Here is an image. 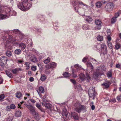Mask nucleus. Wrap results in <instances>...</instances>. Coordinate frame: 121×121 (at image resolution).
I'll return each mask as SVG.
<instances>
[{
    "label": "nucleus",
    "mask_w": 121,
    "mask_h": 121,
    "mask_svg": "<svg viewBox=\"0 0 121 121\" xmlns=\"http://www.w3.org/2000/svg\"><path fill=\"white\" fill-rule=\"evenodd\" d=\"M16 12L11 8H0V19H3L7 18L9 15L16 16Z\"/></svg>",
    "instance_id": "f257e3e1"
},
{
    "label": "nucleus",
    "mask_w": 121,
    "mask_h": 121,
    "mask_svg": "<svg viewBox=\"0 0 121 121\" xmlns=\"http://www.w3.org/2000/svg\"><path fill=\"white\" fill-rule=\"evenodd\" d=\"M13 32L14 34H16L17 36L15 37L14 40H12V43L14 44H17L18 43L17 41L18 40L20 42L24 38V35L18 30H14Z\"/></svg>",
    "instance_id": "f03ea898"
},
{
    "label": "nucleus",
    "mask_w": 121,
    "mask_h": 121,
    "mask_svg": "<svg viewBox=\"0 0 121 121\" xmlns=\"http://www.w3.org/2000/svg\"><path fill=\"white\" fill-rule=\"evenodd\" d=\"M73 108L74 110L78 113H80L81 111L84 110L86 108L85 106L81 105L78 102H76Z\"/></svg>",
    "instance_id": "7ed1b4c3"
},
{
    "label": "nucleus",
    "mask_w": 121,
    "mask_h": 121,
    "mask_svg": "<svg viewBox=\"0 0 121 121\" xmlns=\"http://www.w3.org/2000/svg\"><path fill=\"white\" fill-rule=\"evenodd\" d=\"M70 3L74 7H76L78 4L82 5V7H88V6L82 2L80 0H71Z\"/></svg>",
    "instance_id": "20e7f679"
},
{
    "label": "nucleus",
    "mask_w": 121,
    "mask_h": 121,
    "mask_svg": "<svg viewBox=\"0 0 121 121\" xmlns=\"http://www.w3.org/2000/svg\"><path fill=\"white\" fill-rule=\"evenodd\" d=\"M79 76L80 79L82 81H84L85 80H87L88 82H89V80L91 78L89 74H86V78L85 77L84 75L82 73L80 74Z\"/></svg>",
    "instance_id": "39448f33"
},
{
    "label": "nucleus",
    "mask_w": 121,
    "mask_h": 121,
    "mask_svg": "<svg viewBox=\"0 0 121 121\" xmlns=\"http://www.w3.org/2000/svg\"><path fill=\"white\" fill-rule=\"evenodd\" d=\"M95 23L96 25L95 28V30H98L101 29L102 22L101 20L98 19H96L95 20Z\"/></svg>",
    "instance_id": "423d86ee"
},
{
    "label": "nucleus",
    "mask_w": 121,
    "mask_h": 121,
    "mask_svg": "<svg viewBox=\"0 0 121 121\" xmlns=\"http://www.w3.org/2000/svg\"><path fill=\"white\" fill-rule=\"evenodd\" d=\"M24 105L30 110V113L33 115H34L36 112L35 107L30 104H27L26 103L24 104Z\"/></svg>",
    "instance_id": "0eeeda50"
},
{
    "label": "nucleus",
    "mask_w": 121,
    "mask_h": 121,
    "mask_svg": "<svg viewBox=\"0 0 121 121\" xmlns=\"http://www.w3.org/2000/svg\"><path fill=\"white\" fill-rule=\"evenodd\" d=\"M8 60L7 57L4 56H2L0 59V65L2 66H4Z\"/></svg>",
    "instance_id": "6e6552de"
},
{
    "label": "nucleus",
    "mask_w": 121,
    "mask_h": 121,
    "mask_svg": "<svg viewBox=\"0 0 121 121\" xmlns=\"http://www.w3.org/2000/svg\"><path fill=\"white\" fill-rule=\"evenodd\" d=\"M56 64L55 62H52L49 63L46 65L45 68L47 69L52 68L53 69L56 67Z\"/></svg>",
    "instance_id": "1a4fd4ad"
},
{
    "label": "nucleus",
    "mask_w": 121,
    "mask_h": 121,
    "mask_svg": "<svg viewBox=\"0 0 121 121\" xmlns=\"http://www.w3.org/2000/svg\"><path fill=\"white\" fill-rule=\"evenodd\" d=\"M38 94L40 97H42L43 95L42 94H43L44 92V89L42 86H40L39 88V90L37 91Z\"/></svg>",
    "instance_id": "9d476101"
},
{
    "label": "nucleus",
    "mask_w": 121,
    "mask_h": 121,
    "mask_svg": "<svg viewBox=\"0 0 121 121\" xmlns=\"http://www.w3.org/2000/svg\"><path fill=\"white\" fill-rule=\"evenodd\" d=\"M100 74L99 70L98 69H97L93 73V77L95 79H97L98 78L99 75Z\"/></svg>",
    "instance_id": "9b49d317"
},
{
    "label": "nucleus",
    "mask_w": 121,
    "mask_h": 121,
    "mask_svg": "<svg viewBox=\"0 0 121 121\" xmlns=\"http://www.w3.org/2000/svg\"><path fill=\"white\" fill-rule=\"evenodd\" d=\"M107 49L106 46L103 43L101 44L100 50L102 52L104 53H106Z\"/></svg>",
    "instance_id": "f8f14e48"
},
{
    "label": "nucleus",
    "mask_w": 121,
    "mask_h": 121,
    "mask_svg": "<svg viewBox=\"0 0 121 121\" xmlns=\"http://www.w3.org/2000/svg\"><path fill=\"white\" fill-rule=\"evenodd\" d=\"M30 60L32 62L34 63H36L38 61V60L36 56L34 55H32L31 56Z\"/></svg>",
    "instance_id": "ddd939ff"
},
{
    "label": "nucleus",
    "mask_w": 121,
    "mask_h": 121,
    "mask_svg": "<svg viewBox=\"0 0 121 121\" xmlns=\"http://www.w3.org/2000/svg\"><path fill=\"white\" fill-rule=\"evenodd\" d=\"M71 68H72V77L74 78H75L77 77V71H75L73 69V66H71Z\"/></svg>",
    "instance_id": "4468645a"
},
{
    "label": "nucleus",
    "mask_w": 121,
    "mask_h": 121,
    "mask_svg": "<svg viewBox=\"0 0 121 121\" xmlns=\"http://www.w3.org/2000/svg\"><path fill=\"white\" fill-rule=\"evenodd\" d=\"M71 114L72 116L75 120H78L79 117L77 113L74 112H71Z\"/></svg>",
    "instance_id": "2eb2a0df"
},
{
    "label": "nucleus",
    "mask_w": 121,
    "mask_h": 121,
    "mask_svg": "<svg viewBox=\"0 0 121 121\" xmlns=\"http://www.w3.org/2000/svg\"><path fill=\"white\" fill-rule=\"evenodd\" d=\"M74 67L76 69L75 71L77 72L78 73H79L78 72V71L82 69V68L81 66L78 64L74 65Z\"/></svg>",
    "instance_id": "dca6fc26"
},
{
    "label": "nucleus",
    "mask_w": 121,
    "mask_h": 121,
    "mask_svg": "<svg viewBox=\"0 0 121 121\" xmlns=\"http://www.w3.org/2000/svg\"><path fill=\"white\" fill-rule=\"evenodd\" d=\"M22 70V69L19 68H16L15 69H13L12 71L11 70H10V71H12L13 73L14 74H17L19 71Z\"/></svg>",
    "instance_id": "f3484780"
},
{
    "label": "nucleus",
    "mask_w": 121,
    "mask_h": 121,
    "mask_svg": "<svg viewBox=\"0 0 121 121\" xmlns=\"http://www.w3.org/2000/svg\"><path fill=\"white\" fill-rule=\"evenodd\" d=\"M83 17L85 18L86 21L88 22H91L92 20V18L89 16H83Z\"/></svg>",
    "instance_id": "a211bd4d"
},
{
    "label": "nucleus",
    "mask_w": 121,
    "mask_h": 121,
    "mask_svg": "<svg viewBox=\"0 0 121 121\" xmlns=\"http://www.w3.org/2000/svg\"><path fill=\"white\" fill-rule=\"evenodd\" d=\"M34 118L37 121H39L40 118V116L37 112L35 113Z\"/></svg>",
    "instance_id": "6ab92c4d"
},
{
    "label": "nucleus",
    "mask_w": 121,
    "mask_h": 121,
    "mask_svg": "<svg viewBox=\"0 0 121 121\" xmlns=\"http://www.w3.org/2000/svg\"><path fill=\"white\" fill-rule=\"evenodd\" d=\"M22 93L19 91L17 92L16 94V96L18 98H19L22 97Z\"/></svg>",
    "instance_id": "aec40b11"
},
{
    "label": "nucleus",
    "mask_w": 121,
    "mask_h": 121,
    "mask_svg": "<svg viewBox=\"0 0 121 121\" xmlns=\"http://www.w3.org/2000/svg\"><path fill=\"white\" fill-rule=\"evenodd\" d=\"M19 47L21 48L22 50H23L25 48L26 46L25 44L23 43H22L19 45Z\"/></svg>",
    "instance_id": "412c9836"
},
{
    "label": "nucleus",
    "mask_w": 121,
    "mask_h": 121,
    "mask_svg": "<svg viewBox=\"0 0 121 121\" xmlns=\"http://www.w3.org/2000/svg\"><path fill=\"white\" fill-rule=\"evenodd\" d=\"M89 27L87 24L84 25L82 26V28L84 30H86L89 29Z\"/></svg>",
    "instance_id": "4be33fe9"
},
{
    "label": "nucleus",
    "mask_w": 121,
    "mask_h": 121,
    "mask_svg": "<svg viewBox=\"0 0 121 121\" xmlns=\"http://www.w3.org/2000/svg\"><path fill=\"white\" fill-rule=\"evenodd\" d=\"M6 73L7 75L9 78H12L13 77L12 73L9 71H6Z\"/></svg>",
    "instance_id": "5701e85b"
},
{
    "label": "nucleus",
    "mask_w": 121,
    "mask_h": 121,
    "mask_svg": "<svg viewBox=\"0 0 121 121\" xmlns=\"http://www.w3.org/2000/svg\"><path fill=\"white\" fill-rule=\"evenodd\" d=\"M46 79V76L44 74L42 75L41 77L40 80L41 81H43L45 80Z\"/></svg>",
    "instance_id": "b1692460"
},
{
    "label": "nucleus",
    "mask_w": 121,
    "mask_h": 121,
    "mask_svg": "<svg viewBox=\"0 0 121 121\" xmlns=\"http://www.w3.org/2000/svg\"><path fill=\"white\" fill-rule=\"evenodd\" d=\"M17 5L18 8H24L23 4L22 3L18 2H17Z\"/></svg>",
    "instance_id": "393cba45"
},
{
    "label": "nucleus",
    "mask_w": 121,
    "mask_h": 121,
    "mask_svg": "<svg viewBox=\"0 0 121 121\" xmlns=\"http://www.w3.org/2000/svg\"><path fill=\"white\" fill-rule=\"evenodd\" d=\"M63 75L65 77L67 78L70 75V74L68 72H66L64 73Z\"/></svg>",
    "instance_id": "a878e982"
},
{
    "label": "nucleus",
    "mask_w": 121,
    "mask_h": 121,
    "mask_svg": "<svg viewBox=\"0 0 121 121\" xmlns=\"http://www.w3.org/2000/svg\"><path fill=\"white\" fill-rule=\"evenodd\" d=\"M97 39L98 41H102L103 40V36L99 35L97 36Z\"/></svg>",
    "instance_id": "bb28decb"
},
{
    "label": "nucleus",
    "mask_w": 121,
    "mask_h": 121,
    "mask_svg": "<svg viewBox=\"0 0 121 121\" xmlns=\"http://www.w3.org/2000/svg\"><path fill=\"white\" fill-rule=\"evenodd\" d=\"M21 112L20 111H19L16 112L15 115L17 117H20L21 115Z\"/></svg>",
    "instance_id": "cd10ccee"
},
{
    "label": "nucleus",
    "mask_w": 121,
    "mask_h": 121,
    "mask_svg": "<svg viewBox=\"0 0 121 121\" xmlns=\"http://www.w3.org/2000/svg\"><path fill=\"white\" fill-rule=\"evenodd\" d=\"M97 8H99L102 5L100 1L97 2L95 4Z\"/></svg>",
    "instance_id": "c85d7f7f"
},
{
    "label": "nucleus",
    "mask_w": 121,
    "mask_h": 121,
    "mask_svg": "<svg viewBox=\"0 0 121 121\" xmlns=\"http://www.w3.org/2000/svg\"><path fill=\"white\" fill-rule=\"evenodd\" d=\"M45 107L47 108H49L51 107L52 105L51 104L49 103H47L44 104Z\"/></svg>",
    "instance_id": "c756f323"
},
{
    "label": "nucleus",
    "mask_w": 121,
    "mask_h": 121,
    "mask_svg": "<svg viewBox=\"0 0 121 121\" xmlns=\"http://www.w3.org/2000/svg\"><path fill=\"white\" fill-rule=\"evenodd\" d=\"M107 42L109 48L110 49H112V47L111 43L109 41H107Z\"/></svg>",
    "instance_id": "7c9ffc66"
},
{
    "label": "nucleus",
    "mask_w": 121,
    "mask_h": 121,
    "mask_svg": "<svg viewBox=\"0 0 121 121\" xmlns=\"http://www.w3.org/2000/svg\"><path fill=\"white\" fill-rule=\"evenodd\" d=\"M101 85L104 88H108L109 86V85L106 83H104Z\"/></svg>",
    "instance_id": "2f4dec72"
},
{
    "label": "nucleus",
    "mask_w": 121,
    "mask_h": 121,
    "mask_svg": "<svg viewBox=\"0 0 121 121\" xmlns=\"http://www.w3.org/2000/svg\"><path fill=\"white\" fill-rule=\"evenodd\" d=\"M15 53L17 54H19L21 52V51L19 49H16L15 51Z\"/></svg>",
    "instance_id": "473e14b6"
},
{
    "label": "nucleus",
    "mask_w": 121,
    "mask_h": 121,
    "mask_svg": "<svg viewBox=\"0 0 121 121\" xmlns=\"http://www.w3.org/2000/svg\"><path fill=\"white\" fill-rule=\"evenodd\" d=\"M107 7L110 8H112L114 7L113 3L112 2H110L108 3L107 4Z\"/></svg>",
    "instance_id": "72a5a7b5"
},
{
    "label": "nucleus",
    "mask_w": 121,
    "mask_h": 121,
    "mask_svg": "<svg viewBox=\"0 0 121 121\" xmlns=\"http://www.w3.org/2000/svg\"><path fill=\"white\" fill-rule=\"evenodd\" d=\"M6 54L7 56L8 57H10L11 56L12 53L10 51H8L6 52Z\"/></svg>",
    "instance_id": "f704fd0d"
},
{
    "label": "nucleus",
    "mask_w": 121,
    "mask_h": 121,
    "mask_svg": "<svg viewBox=\"0 0 121 121\" xmlns=\"http://www.w3.org/2000/svg\"><path fill=\"white\" fill-rule=\"evenodd\" d=\"M50 61V59L49 57H48L47 59L45 60L44 61V62L45 64H47Z\"/></svg>",
    "instance_id": "c9c22d12"
},
{
    "label": "nucleus",
    "mask_w": 121,
    "mask_h": 121,
    "mask_svg": "<svg viewBox=\"0 0 121 121\" xmlns=\"http://www.w3.org/2000/svg\"><path fill=\"white\" fill-rule=\"evenodd\" d=\"M120 44L118 43H117L115 45V48L116 49H117L120 48Z\"/></svg>",
    "instance_id": "e433bc0d"
},
{
    "label": "nucleus",
    "mask_w": 121,
    "mask_h": 121,
    "mask_svg": "<svg viewBox=\"0 0 121 121\" xmlns=\"http://www.w3.org/2000/svg\"><path fill=\"white\" fill-rule=\"evenodd\" d=\"M92 91L93 92L92 93H90V92H89V94L90 97H92V96L94 97L95 96V94L93 90H92Z\"/></svg>",
    "instance_id": "4c0bfd02"
},
{
    "label": "nucleus",
    "mask_w": 121,
    "mask_h": 121,
    "mask_svg": "<svg viewBox=\"0 0 121 121\" xmlns=\"http://www.w3.org/2000/svg\"><path fill=\"white\" fill-rule=\"evenodd\" d=\"M116 18L114 17L112 19L111 22L112 23H113L116 22Z\"/></svg>",
    "instance_id": "58836bf2"
},
{
    "label": "nucleus",
    "mask_w": 121,
    "mask_h": 121,
    "mask_svg": "<svg viewBox=\"0 0 121 121\" xmlns=\"http://www.w3.org/2000/svg\"><path fill=\"white\" fill-rule=\"evenodd\" d=\"M21 10L23 11H26L29 9L30 8H19Z\"/></svg>",
    "instance_id": "ea45409f"
},
{
    "label": "nucleus",
    "mask_w": 121,
    "mask_h": 121,
    "mask_svg": "<svg viewBox=\"0 0 121 121\" xmlns=\"http://www.w3.org/2000/svg\"><path fill=\"white\" fill-rule=\"evenodd\" d=\"M107 76L109 78H110L112 76V72L110 71H108L107 73Z\"/></svg>",
    "instance_id": "a19ab883"
},
{
    "label": "nucleus",
    "mask_w": 121,
    "mask_h": 121,
    "mask_svg": "<svg viewBox=\"0 0 121 121\" xmlns=\"http://www.w3.org/2000/svg\"><path fill=\"white\" fill-rule=\"evenodd\" d=\"M5 97L4 94H2L0 95V100H3Z\"/></svg>",
    "instance_id": "79ce46f5"
},
{
    "label": "nucleus",
    "mask_w": 121,
    "mask_h": 121,
    "mask_svg": "<svg viewBox=\"0 0 121 121\" xmlns=\"http://www.w3.org/2000/svg\"><path fill=\"white\" fill-rule=\"evenodd\" d=\"M10 108L12 109H15L16 108L15 105L13 104H11L10 106Z\"/></svg>",
    "instance_id": "37998d69"
},
{
    "label": "nucleus",
    "mask_w": 121,
    "mask_h": 121,
    "mask_svg": "<svg viewBox=\"0 0 121 121\" xmlns=\"http://www.w3.org/2000/svg\"><path fill=\"white\" fill-rule=\"evenodd\" d=\"M105 10L107 12H110L112 10V8H106Z\"/></svg>",
    "instance_id": "c03bdc74"
},
{
    "label": "nucleus",
    "mask_w": 121,
    "mask_h": 121,
    "mask_svg": "<svg viewBox=\"0 0 121 121\" xmlns=\"http://www.w3.org/2000/svg\"><path fill=\"white\" fill-rule=\"evenodd\" d=\"M25 64L26 66V69H28L30 68V67H29L30 63H29L28 62H26L25 63Z\"/></svg>",
    "instance_id": "a18cd8bd"
},
{
    "label": "nucleus",
    "mask_w": 121,
    "mask_h": 121,
    "mask_svg": "<svg viewBox=\"0 0 121 121\" xmlns=\"http://www.w3.org/2000/svg\"><path fill=\"white\" fill-rule=\"evenodd\" d=\"M31 69L34 71H35L36 70V67L35 66H33L31 68Z\"/></svg>",
    "instance_id": "49530a36"
},
{
    "label": "nucleus",
    "mask_w": 121,
    "mask_h": 121,
    "mask_svg": "<svg viewBox=\"0 0 121 121\" xmlns=\"http://www.w3.org/2000/svg\"><path fill=\"white\" fill-rule=\"evenodd\" d=\"M101 47V44H99L97 45L96 47V48L99 50H100V47Z\"/></svg>",
    "instance_id": "de8ad7c7"
},
{
    "label": "nucleus",
    "mask_w": 121,
    "mask_h": 121,
    "mask_svg": "<svg viewBox=\"0 0 121 121\" xmlns=\"http://www.w3.org/2000/svg\"><path fill=\"white\" fill-rule=\"evenodd\" d=\"M43 98L42 99L43 100L44 102H46L47 100V99L46 98V95L45 94L44 95H43Z\"/></svg>",
    "instance_id": "09e8293b"
},
{
    "label": "nucleus",
    "mask_w": 121,
    "mask_h": 121,
    "mask_svg": "<svg viewBox=\"0 0 121 121\" xmlns=\"http://www.w3.org/2000/svg\"><path fill=\"white\" fill-rule=\"evenodd\" d=\"M101 69L102 70L105 71L106 69V67L104 65H103L101 66Z\"/></svg>",
    "instance_id": "8fccbe9b"
},
{
    "label": "nucleus",
    "mask_w": 121,
    "mask_h": 121,
    "mask_svg": "<svg viewBox=\"0 0 121 121\" xmlns=\"http://www.w3.org/2000/svg\"><path fill=\"white\" fill-rule=\"evenodd\" d=\"M117 100L118 101H121V95L120 96H118L117 98Z\"/></svg>",
    "instance_id": "3c124183"
},
{
    "label": "nucleus",
    "mask_w": 121,
    "mask_h": 121,
    "mask_svg": "<svg viewBox=\"0 0 121 121\" xmlns=\"http://www.w3.org/2000/svg\"><path fill=\"white\" fill-rule=\"evenodd\" d=\"M107 38L108 40L107 41H110L111 40V37L110 36V35H108Z\"/></svg>",
    "instance_id": "603ef678"
},
{
    "label": "nucleus",
    "mask_w": 121,
    "mask_h": 121,
    "mask_svg": "<svg viewBox=\"0 0 121 121\" xmlns=\"http://www.w3.org/2000/svg\"><path fill=\"white\" fill-rule=\"evenodd\" d=\"M87 66L90 67L91 68L93 67V66L91 63H87Z\"/></svg>",
    "instance_id": "864d4df0"
},
{
    "label": "nucleus",
    "mask_w": 121,
    "mask_h": 121,
    "mask_svg": "<svg viewBox=\"0 0 121 121\" xmlns=\"http://www.w3.org/2000/svg\"><path fill=\"white\" fill-rule=\"evenodd\" d=\"M10 107L9 106H7L6 108V110L7 111H9L10 110Z\"/></svg>",
    "instance_id": "5fc2aeb1"
},
{
    "label": "nucleus",
    "mask_w": 121,
    "mask_h": 121,
    "mask_svg": "<svg viewBox=\"0 0 121 121\" xmlns=\"http://www.w3.org/2000/svg\"><path fill=\"white\" fill-rule=\"evenodd\" d=\"M70 81L74 84H76V82L74 80L72 79H71Z\"/></svg>",
    "instance_id": "6e6d98bb"
},
{
    "label": "nucleus",
    "mask_w": 121,
    "mask_h": 121,
    "mask_svg": "<svg viewBox=\"0 0 121 121\" xmlns=\"http://www.w3.org/2000/svg\"><path fill=\"white\" fill-rule=\"evenodd\" d=\"M88 58V57H84L83 59L82 60V61L83 62H85L86 60V59Z\"/></svg>",
    "instance_id": "4d7b16f0"
},
{
    "label": "nucleus",
    "mask_w": 121,
    "mask_h": 121,
    "mask_svg": "<svg viewBox=\"0 0 121 121\" xmlns=\"http://www.w3.org/2000/svg\"><path fill=\"white\" fill-rule=\"evenodd\" d=\"M119 13H116L115 14V16L114 17H115V18H117L119 16Z\"/></svg>",
    "instance_id": "13d9d810"
},
{
    "label": "nucleus",
    "mask_w": 121,
    "mask_h": 121,
    "mask_svg": "<svg viewBox=\"0 0 121 121\" xmlns=\"http://www.w3.org/2000/svg\"><path fill=\"white\" fill-rule=\"evenodd\" d=\"M107 32L108 35H110V29H107Z\"/></svg>",
    "instance_id": "bf43d9fd"
},
{
    "label": "nucleus",
    "mask_w": 121,
    "mask_h": 121,
    "mask_svg": "<svg viewBox=\"0 0 121 121\" xmlns=\"http://www.w3.org/2000/svg\"><path fill=\"white\" fill-rule=\"evenodd\" d=\"M34 78L32 77H30L29 78V80L30 82H33L34 81Z\"/></svg>",
    "instance_id": "052dcab7"
},
{
    "label": "nucleus",
    "mask_w": 121,
    "mask_h": 121,
    "mask_svg": "<svg viewBox=\"0 0 121 121\" xmlns=\"http://www.w3.org/2000/svg\"><path fill=\"white\" fill-rule=\"evenodd\" d=\"M36 106L39 108L40 109V105L38 103H37L36 104Z\"/></svg>",
    "instance_id": "680f3d73"
},
{
    "label": "nucleus",
    "mask_w": 121,
    "mask_h": 121,
    "mask_svg": "<svg viewBox=\"0 0 121 121\" xmlns=\"http://www.w3.org/2000/svg\"><path fill=\"white\" fill-rule=\"evenodd\" d=\"M28 0H21L22 2L23 3H26L28 2Z\"/></svg>",
    "instance_id": "e2e57ef3"
},
{
    "label": "nucleus",
    "mask_w": 121,
    "mask_h": 121,
    "mask_svg": "<svg viewBox=\"0 0 121 121\" xmlns=\"http://www.w3.org/2000/svg\"><path fill=\"white\" fill-rule=\"evenodd\" d=\"M91 108L92 110H94L95 109V107L94 105H92L91 106Z\"/></svg>",
    "instance_id": "0e129e2a"
},
{
    "label": "nucleus",
    "mask_w": 121,
    "mask_h": 121,
    "mask_svg": "<svg viewBox=\"0 0 121 121\" xmlns=\"http://www.w3.org/2000/svg\"><path fill=\"white\" fill-rule=\"evenodd\" d=\"M30 101H31V102L33 103H35L36 102V101L34 99H31L30 100Z\"/></svg>",
    "instance_id": "69168bd1"
},
{
    "label": "nucleus",
    "mask_w": 121,
    "mask_h": 121,
    "mask_svg": "<svg viewBox=\"0 0 121 121\" xmlns=\"http://www.w3.org/2000/svg\"><path fill=\"white\" fill-rule=\"evenodd\" d=\"M9 40H11L12 39V36L11 35H9Z\"/></svg>",
    "instance_id": "338daca9"
},
{
    "label": "nucleus",
    "mask_w": 121,
    "mask_h": 121,
    "mask_svg": "<svg viewBox=\"0 0 121 121\" xmlns=\"http://www.w3.org/2000/svg\"><path fill=\"white\" fill-rule=\"evenodd\" d=\"M3 81V79L2 78L0 79V84H1Z\"/></svg>",
    "instance_id": "774afa93"
}]
</instances>
